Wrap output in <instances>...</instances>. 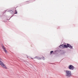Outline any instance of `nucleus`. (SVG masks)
I'll list each match as a JSON object with an SVG mask.
<instances>
[{
  "mask_svg": "<svg viewBox=\"0 0 78 78\" xmlns=\"http://www.w3.org/2000/svg\"><path fill=\"white\" fill-rule=\"evenodd\" d=\"M66 76L68 77H70L72 76V72L70 71L69 70H66L65 71Z\"/></svg>",
  "mask_w": 78,
  "mask_h": 78,
  "instance_id": "nucleus-1",
  "label": "nucleus"
},
{
  "mask_svg": "<svg viewBox=\"0 0 78 78\" xmlns=\"http://www.w3.org/2000/svg\"><path fill=\"white\" fill-rule=\"evenodd\" d=\"M2 58H0V64L1 65V66L4 68V69H7V67L4 64V63L2 62Z\"/></svg>",
  "mask_w": 78,
  "mask_h": 78,
  "instance_id": "nucleus-2",
  "label": "nucleus"
},
{
  "mask_svg": "<svg viewBox=\"0 0 78 78\" xmlns=\"http://www.w3.org/2000/svg\"><path fill=\"white\" fill-rule=\"evenodd\" d=\"M68 69L71 70H75V67L71 65H70L68 66Z\"/></svg>",
  "mask_w": 78,
  "mask_h": 78,
  "instance_id": "nucleus-3",
  "label": "nucleus"
},
{
  "mask_svg": "<svg viewBox=\"0 0 78 78\" xmlns=\"http://www.w3.org/2000/svg\"><path fill=\"white\" fill-rule=\"evenodd\" d=\"M59 47L60 48H67V45L65 44H62L60 45Z\"/></svg>",
  "mask_w": 78,
  "mask_h": 78,
  "instance_id": "nucleus-4",
  "label": "nucleus"
},
{
  "mask_svg": "<svg viewBox=\"0 0 78 78\" xmlns=\"http://www.w3.org/2000/svg\"><path fill=\"white\" fill-rule=\"evenodd\" d=\"M66 46L67 47V48H68V47H69L70 48H73V47H72V46L69 44H67Z\"/></svg>",
  "mask_w": 78,
  "mask_h": 78,
  "instance_id": "nucleus-5",
  "label": "nucleus"
},
{
  "mask_svg": "<svg viewBox=\"0 0 78 78\" xmlns=\"http://www.w3.org/2000/svg\"><path fill=\"white\" fill-rule=\"evenodd\" d=\"M3 49L4 50V51H5V53H7V51H6V50L5 48H3Z\"/></svg>",
  "mask_w": 78,
  "mask_h": 78,
  "instance_id": "nucleus-6",
  "label": "nucleus"
},
{
  "mask_svg": "<svg viewBox=\"0 0 78 78\" xmlns=\"http://www.w3.org/2000/svg\"><path fill=\"white\" fill-rule=\"evenodd\" d=\"M53 51H50V54L51 55V54H52V53H53Z\"/></svg>",
  "mask_w": 78,
  "mask_h": 78,
  "instance_id": "nucleus-7",
  "label": "nucleus"
},
{
  "mask_svg": "<svg viewBox=\"0 0 78 78\" xmlns=\"http://www.w3.org/2000/svg\"><path fill=\"white\" fill-rule=\"evenodd\" d=\"M15 14H17V11H15Z\"/></svg>",
  "mask_w": 78,
  "mask_h": 78,
  "instance_id": "nucleus-8",
  "label": "nucleus"
},
{
  "mask_svg": "<svg viewBox=\"0 0 78 78\" xmlns=\"http://www.w3.org/2000/svg\"><path fill=\"white\" fill-rule=\"evenodd\" d=\"M26 64H28V63H27L26 62Z\"/></svg>",
  "mask_w": 78,
  "mask_h": 78,
  "instance_id": "nucleus-9",
  "label": "nucleus"
},
{
  "mask_svg": "<svg viewBox=\"0 0 78 78\" xmlns=\"http://www.w3.org/2000/svg\"><path fill=\"white\" fill-rule=\"evenodd\" d=\"M43 58H44V59H45V58H44V57H43Z\"/></svg>",
  "mask_w": 78,
  "mask_h": 78,
  "instance_id": "nucleus-10",
  "label": "nucleus"
}]
</instances>
